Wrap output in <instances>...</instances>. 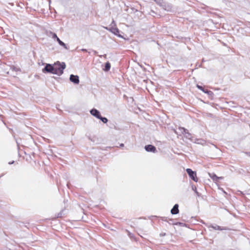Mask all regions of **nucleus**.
I'll return each mask as SVG.
<instances>
[{
    "instance_id": "nucleus-5",
    "label": "nucleus",
    "mask_w": 250,
    "mask_h": 250,
    "mask_svg": "<svg viewBox=\"0 0 250 250\" xmlns=\"http://www.w3.org/2000/svg\"><path fill=\"white\" fill-rule=\"evenodd\" d=\"M70 81L75 84L79 83V78L77 75H71L70 76Z\"/></svg>"
},
{
    "instance_id": "nucleus-13",
    "label": "nucleus",
    "mask_w": 250,
    "mask_h": 250,
    "mask_svg": "<svg viewBox=\"0 0 250 250\" xmlns=\"http://www.w3.org/2000/svg\"><path fill=\"white\" fill-rule=\"evenodd\" d=\"M99 119H100L104 123H106L108 121V120L106 118L102 117L101 116Z\"/></svg>"
},
{
    "instance_id": "nucleus-4",
    "label": "nucleus",
    "mask_w": 250,
    "mask_h": 250,
    "mask_svg": "<svg viewBox=\"0 0 250 250\" xmlns=\"http://www.w3.org/2000/svg\"><path fill=\"white\" fill-rule=\"evenodd\" d=\"M179 129L181 133L183 134L186 138L190 139L191 135L188 132L187 129L183 127H179Z\"/></svg>"
},
{
    "instance_id": "nucleus-21",
    "label": "nucleus",
    "mask_w": 250,
    "mask_h": 250,
    "mask_svg": "<svg viewBox=\"0 0 250 250\" xmlns=\"http://www.w3.org/2000/svg\"><path fill=\"white\" fill-rule=\"evenodd\" d=\"M194 190L195 191V192H196V191H197L196 188H195V189H194Z\"/></svg>"
},
{
    "instance_id": "nucleus-9",
    "label": "nucleus",
    "mask_w": 250,
    "mask_h": 250,
    "mask_svg": "<svg viewBox=\"0 0 250 250\" xmlns=\"http://www.w3.org/2000/svg\"><path fill=\"white\" fill-rule=\"evenodd\" d=\"M145 149L148 152H154L156 151V148L154 146L150 145L146 146H145Z\"/></svg>"
},
{
    "instance_id": "nucleus-20",
    "label": "nucleus",
    "mask_w": 250,
    "mask_h": 250,
    "mask_svg": "<svg viewBox=\"0 0 250 250\" xmlns=\"http://www.w3.org/2000/svg\"><path fill=\"white\" fill-rule=\"evenodd\" d=\"M13 163H14V161H13V162H11V163H9V164H13Z\"/></svg>"
},
{
    "instance_id": "nucleus-18",
    "label": "nucleus",
    "mask_w": 250,
    "mask_h": 250,
    "mask_svg": "<svg viewBox=\"0 0 250 250\" xmlns=\"http://www.w3.org/2000/svg\"><path fill=\"white\" fill-rule=\"evenodd\" d=\"M82 50L83 51H86V50L85 49H82Z\"/></svg>"
},
{
    "instance_id": "nucleus-7",
    "label": "nucleus",
    "mask_w": 250,
    "mask_h": 250,
    "mask_svg": "<svg viewBox=\"0 0 250 250\" xmlns=\"http://www.w3.org/2000/svg\"><path fill=\"white\" fill-rule=\"evenodd\" d=\"M109 30L115 34V35L119 37H122L119 33L120 32L119 30L116 27H111L109 29Z\"/></svg>"
},
{
    "instance_id": "nucleus-16",
    "label": "nucleus",
    "mask_w": 250,
    "mask_h": 250,
    "mask_svg": "<svg viewBox=\"0 0 250 250\" xmlns=\"http://www.w3.org/2000/svg\"><path fill=\"white\" fill-rule=\"evenodd\" d=\"M197 87H198L199 89H200V90H202V91H204V90H203V88H202V86H200V85H197Z\"/></svg>"
},
{
    "instance_id": "nucleus-10",
    "label": "nucleus",
    "mask_w": 250,
    "mask_h": 250,
    "mask_svg": "<svg viewBox=\"0 0 250 250\" xmlns=\"http://www.w3.org/2000/svg\"><path fill=\"white\" fill-rule=\"evenodd\" d=\"M179 212L178 205L175 204L171 210V213L172 214H177Z\"/></svg>"
},
{
    "instance_id": "nucleus-14",
    "label": "nucleus",
    "mask_w": 250,
    "mask_h": 250,
    "mask_svg": "<svg viewBox=\"0 0 250 250\" xmlns=\"http://www.w3.org/2000/svg\"><path fill=\"white\" fill-rule=\"evenodd\" d=\"M211 227L215 230H222L223 229H221L220 227L217 225L215 226H211Z\"/></svg>"
},
{
    "instance_id": "nucleus-17",
    "label": "nucleus",
    "mask_w": 250,
    "mask_h": 250,
    "mask_svg": "<svg viewBox=\"0 0 250 250\" xmlns=\"http://www.w3.org/2000/svg\"><path fill=\"white\" fill-rule=\"evenodd\" d=\"M195 193H196V194H197V196H199V193L197 192V191H196Z\"/></svg>"
},
{
    "instance_id": "nucleus-8",
    "label": "nucleus",
    "mask_w": 250,
    "mask_h": 250,
    "mask_svg": "<svg viewBox=\"0 0 250 250\" xmlns=\"http://www.w3.org/2000/svg\"><path fill=\"white\" fill-rule=\"evenodd\" d=\"M209 177L214 182H217L219 179H222V177H218L215 174L213 173H208Z\"/></svg>"
},
{
    "instance_id": "nucleus-11",
    "label": "nucleus",
    "mask_w": 250,
    "mask_h": 250,
    "mask_svg": "<svg viewBox=\"0 0 250 250\" xmlns=\"http://www.w3.org/2000/svg\"><path fill=\"white\" fill-rule=\"evenodd\" d=\"M57 41L58 42L59 44L60 45L63 46L65 49H68V48L66 44L63 42L61 41L59 38H57Z\"/></svg>"
},
{
    "instance_id": "nucleus-15",
    "label": "nucleus",
    "mask_w": 250,
    "mask_h": 250,
    "mask_svg": "<svg viewBox=\"0 0 250 250\" xmlns=\"http://www.w3.org/2000/svg\"><path fill=\"white\" fill-rule=\"evenodd\" d=\"M52 38H54V39H57V38H58L57 36V35L55 33H54L53 34V36H52Z\"/></svg>"
},
{
    "instance_id": "nucleus-3",
    "label": "nucleus",
    "mask_w": 250,
    "mask_h": 250,
    "mask_svg": "<svg viewBox=\"0 0 250 250\" xmlns=\"http://www.w3.org/2000/svg\"><path fill=\"white\" fill-rule=\"evenodd\" d=\"M54 66H52L50 64H47L44 69L42 70V72H47L54 74Z\"/></svg>"
},
{
    "instance_id": "nucleus-1",
    "label": "nucleus",
    "mask_w": 250,
    "mask_h": 250,
    "mask_svg": "<svg viewBox=\"0 0 250 250\" xmlns=\"http://www.w3.org/2000/svg\"><path fill=\"white\" fill-rule=\"evenodd\" d=\"M54 66V74L61 75L63 73V70L65 68V64L64 62L60 63L58 62L55 63Z\"/></svg>"
},
{
    "instance_id": "nucleus-19",
    "label": "nucleus",
    "mask_w": 250,
    "mask_h": 250,
    "mask_svg": "<svg viewBox=\"0 0 250 250\" xmlns=\"http://www.w3.org/2000/svg\"><path fill=\"white\" fill-rule=\"evenodd\" d=\"M124 146V144H121L120 145V146L122 147V146Z\"/></svg>"
},
{
    "instance_id": "nucleus-6",
    "label": "nucleus",
    "mask_w": 250,
    "mask_h": 250,
    "mask_svg": "<svg viewBox=\"0 0 250 250\" xmlns=\"http://www.w3.org/2000/svg\"><path fill=\"white\" fill-rule=\"evenodd\" d=\"M90 113L92 115L96 117L98 119H99L101 116L100 112L97 109L95 108L92 109L90 111Z\"/></svg>"
},
{
    "instance_id": "nucleus-2",
    "label": "nucleus",
    "mask_w": 250,
    "mask_h": 250,
    "mask_svg": "<svg viewBox=\"0 0 250 250\" xmlns=\"http://www.w3.org/2000/svg\"><path fill=\"white\" fill-rule=\"evenodd\" d=\"M186 171H187V173H188L189 176L192 180H193L194 181H195L196 182H197L198 181V179L196 177V174L195 172L192 171L190 168H187L186 169Z\"/></svg>"
},
{
    "instance_id": "nucleus-12",
    "label": "nucleus",
    "mask_w": 250,
    "mask_h": 250,
    "mask_svg": "<svg viewBox=\"0 0 250 250\" xmlns=\"http://www.w3.org/2000/svg\"><path fill=\"white\" fill-rule=\"evenodd\" d=\"M110 68V64L109 62H107L105 63V68L104 70L105 71H108Z\"/></svg>"
}]
</instances>
